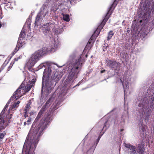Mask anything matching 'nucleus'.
Listing matches in <instances>:
<instances>
[{
	"label": "nucleus",
	"mask_w": 154,
	"mask_h": 154,
	"mask_svg": "<svg viewBox=\"0 0 154 154\" xmlns=\"http://www.w3.org/2000/svg\"><path fill=\"white\" fill-rule=\"evenodd\" d=\"M50 117H48L45 119H42L38 125V127L34 129L32 134L30 137L29 143V137H27L24 145L23 151H25V154H34V151L39 140L40 137L43 134L44 130L47 128L51 121Z\"/></svg>",
	"instance_id": "f257e3e1"
},
{
	"label": "nucleus",
	"mask_w": 154,
	"mask_h": 154,
	"mask_svg": "<svg viewBox=\"0 0 154 154\" xmlns=\"http://www.w3.org/2000/svg\"><path fill=\"white\" fill-rule=\"evenodd\" d=\"M82 57L80 56L79 58L75 60V62L72 64L71 72L64 83L65 87H66L68 85H70L77 78V75L82 67V63L81 61Z\"/></svg>",
	"instance_id": "f03ea898"
},
{
	"label": "nucleus",
	"mask_w": 154,
	"mask_h": 154,
	"mask_svg": "<svg viewBox=\"0 0 154 154\" xmlns=\"http://www.w3.org/2000/svg\"><path fill=\"white\" fill-rule=\"evenodd\" d=\"M54 45L50 46L49 48L48 47H44L36 51L32 55L29 59L27 63V66L30 67H32L41 57L43 56L47 53L53 51L54 49V51L56 48Z\"/></svg>",
	"instance_id": "7ed1b4c3"
},
{
	"label": "nucleus",
	"mask_w": 154,
	"mask_h": 154,
	"mask_svg": "<svg viewBox=\"0 0 154 154\" xmlns=\"http://www.w3.org/2000/svg\"><path fill=\"white\" fill-rule=\"evenodd\" d=\"M51 70L49 68L45 69L44 71L42 77V83H45L47 93H50L52 89L51 83L49 82V77L51 75Z\"/></svg>",
	"instance_id": "20e7f679"
},
{
	"label": "nucleus",
	"mask_w": 154,
	"mask_h": 154,
	"mask_svg": "<svg viewBox=\"0 0 154 154\" xmlns=\"http://www.w3.org/2000/svg\"><path fill=\"white\" fill-rule=\"evenodd\" d=\"M149 102V100L147 97H145L141 100L138 105V111L143 117L146 111L148 109Z\"/></svg>",
	"instance_id": "39448f33"
},
{
	"label": "nucleus",
	"mask_w": 154,
	"mask_h": 154,
	"mask_svg": "<svg viewBox=\"0 0 154 154\" xmlns=\"http://www.w3.org/2000/svg\"><path fill=\"white\" fill-rule=\"evenodd\" d=\"M46 6L43 5L40 8L39 12L38 14L35 22V25H37L38 23L40 20V19H42V18L45 17L46 15V13L48 12L47 11L45 12V8Z\"/></svg>",
	"instance_id": "423d86ee"
},
{
	"label": "nucleus",
	"mask_w": 154,
	"mask_h": 154,
	"mask_svg": "<svg viewBox=\"0 0 154 154\" xmlns=\"http://www.w3.org/2000/svg\"><path fill=\"white\" fill-rule=\"evenodd\" d=\"M117 0H115L114 1L113 3L111 5L109 8V10L107 13L106 15L105 16L104 19L103 20L100 24L104 26L105 25L107 21L109 19L110 16L112 14V7L114 6V8H113L114 9L117 4V3H116Z\"/></svg>",
	"instance_id": "0eeeda50"
},
{
	"label": "nucleus",
	"mask_w": 154,
	"mask_h": 154,
	"mask_svg": "<svg viewBox=\"0 0 154 154\" xmlns=\"http://www.w3.org/2000/svg\"><path fill=\"white\" fill-rule=\"evenodd\" d=\"M25 94L24 91H23L21 88H20V86L18 88L14 93L13 95L11 97V98L13 99V98H15L16 100Z\"/></svg>",
	"instance_id": "6e6552de"
},
{
	"label": "nucleus",
	"mask_w": 154,
	"mask_h": 154,
	"mask_svg": "<svg viewBox=\"0 0 154 154\" xmlns=\"http://www.w3.org/2000/svg\"><path fill=\"white\" fill-rule=\"evenodd\" d=\"M106 65L109 68L111 69H116L119 63L116 62L115 60H108L106 61Z\"/></svg>",
	"instance_id": "1a4fd4ad"
},
{
	"label": "nucleus",
	"mask_w": 154,
	"mask_h": 154,
	"mask_svg": "<svg viewBox=\"0 0 154 154\" xmlns=\"http://www.w3.org/2000/svg\"><path fill=\"white\" fill-rule=\"evenodd\" d=\"M96 34L94 33L91 37L90 39L86 46L85 48H88L90 49L92 46L94 42L95 39L97 37H96Z\"/></svg>",
	"instance_id": "9d476101"
},
{
	"label": "nucleus",
	"mask_w": 154,
	"mask_h": 154,
	"mask_svg": "<svg viewBox=\"0 0 154 154\" xmlns=\"http://www.w3.org/2000/svg\"><path fill=\"white\" fill-rule=\"evenodd\" d=\"M138 125L139 131L140 133L142 132L143 133L146 131L147 126L143 124L142 119H141L140 121H139Z\"/></svg>",
	"instance_id": "9b49d317"
},
{
	"label": "nucleus",
	"mask_w": 154,
	"mask_h": 154,
	"mask_svg": "<svg viewBox=\"0 0 154 154\" xmlns=\"http://www.w3.org/2000/svg\"><path fill=\"white\" fill-rule=\"evenodd\" d=\"M145 145L142 143L138 144L137 146L136 150L139 154H145Z\"/></svg>",
	"instance_id": "f8f14e48"
},
{
	"label": "nucleus",
	"mask_w": 154,
	"mask_h": 154,
	"mask_svg": "<svg viewBox=\"0 0 154 154\" xmlns=\"http://www.w3.org/2000/svg\"><path fill=\"white\" fill-rule=\"evenodd\" d=\"M125 146L129 149V152L130 154H136L137 153L136 149L135 146L130 144H125Z\"/></svg>",
	"instance_id": "ddd939ff"
},
{
	"label": "nucleus",
	"mask_w": 154,
	"mask_h": 154,
	"mask_svg": "<svg viewBox=\"0 0 154 154\" xmlns=\"http://www.w3.org/2000/svg\"><path fill=\"white\" fill-rule=\"evenodd\" d=\"M54 74L51 76V81H54L56 83L60 79L61 76L57 71L54 72Z\"/></svg>",
	"instance_id": "4468645a"
},
{
	"label": "nucleus",
	"mask_w": 154,
	"mask_h": 154,
	"mask_svg": "<svg viewBox=\"0 0 154 154\" xmlns=\"http://www.w3.org/2000/svg\"><path fill=\"white\" fill-rule=\"evenodd\" d=\"M54 24L52 23L51 24L49 23H47L45 25H44V28H45V29H44V32L46 34L48 33L51 29V28L52 27L54 26Z\"/></svg>",
	"instance_id": "2eb2a0df"
},
{
	"label": "nucleus",
	"mask_w": 154,
	"mask_h": 154,
	"mask_svg": "<svg viewBox=\"0 0 154 154\" xmlns=\"http://www.w3.org/2000/svg\"><path fill=\"white\" fill-rule=\"evenodd\" d=\"M20 88H21L23 91H24V93L25 94L30 90L31 87L29 84H27L25 86L24 84H22L20 85Z\"/></svg>",
	"instance_id": "dca6fc26"
},
{
	"label": "nucleus",
	"mask_w": 154,
	"mask_h": 154,
	"mask_svg": "<svg viewBox=\"0 0 154 154\" xmlns=\"http://www.w3.org/2000/svg\"><path fill=\"white\" fill-rule=\"evenodd\" d=\"M5 121L0 116V130L5 129L6 125L5 124Z\"/></svg>",
	"instance_id": "f3484780"
},
{
	"label": "nucleus",
	"mask_w": 154,
	"mask_h": 154,
	"mask_svg": "<svg viewBox=\"0 0 154 154\" xmlns=\"http://www.w3.org/2000/svg\"><path fill=\"white\" fill-rule=\"evenodd\" d=\"M103 26H104L101 24L98 26L96 30L94 32V33L96 34V37H97L98 36L101 30L103 29Z\"/></svg>",
	"instance_id": "a211bd4d"
},
{
	"label": "nucleus",
	"mask_w": 154,
	"mask_h": 154,
	"mask_svg": "<svg viewBox=\"0 0 154 154\" xmlns=\"http://www.w3.org/2000/svg\"><path fill=\"white\" fill-rule=\"evenodd\" d=\"M23 44L22 41H21V39H19L18 40L17 46L15 49L14 52L15 53H16L19 50V48L22 47L23 45Z\"/></svg>",
	"instance_id": "6ab92c4d"
},
{
	"label": "nucleus",
	"mask_w": 154,
	"mask_h": 154,
	"mask_svg": "<svg viewBox=\"0 0 154 154\" xmlns=\"http://www.w3.org/2000/svg\"><path fill=\"white\" fill-rule=\"evenodd\" d=\"M20 103V101H17V103H15L11 105L10 107V109L12 110L13 111L15 110H16V109L18 107Z\"/></svg>",
	"instance_id": "aec40b11"
},
{
	"label": "nucleus",
	"mask_w": 154,
	"mask_h": 154,
	"mask_svg": "<svg viewBox=\"0 0 154 154\" xmlns=\"http://www.w3.org/2000/svg\"><path fill=\"white\" fill-rule=\"evenodd\" d=\"M11 2L8 3L3 2V4H5L4 6V8L6 10L8 11L11 9Z\"/></svg>",
	"instance_id": "412c9836"
},
{
	"label": "nucleus",
	"mask_w": 154,
	"mask_h": 154,
	"mask_svg": "<svg viewBox=\"0 0 154 154\" xmlns=\"http://www.w3.org/2000/svg\"><path fill=\"white\" fill-rule=\"evenodd\" d=\"M53 98L52 97H50L49 99L46 101V103L45 104V106L48 108L50 105L51 104V103L52 102Z\"/></svg>",
	"instance_id": "4be33fe9"
},
{
	"label": "nucleus",
	"mask_w": 154,
	"mask_h": 154,
	"mask_svg": "<svg viewBox=\"0 0 154 154\" xmlns=\"http://www.w3.org/2000/svg\"><path fill=\"white\" fill-rule=\"evenodd\" d=\"M114 33L112 30H110L108 33V36L107 37V40L109 41L110 39L112 36L114 35Z\"/></svg>",
	"instance_id": "5701e85b"
},
{
	"label": "nucleus",
	"mask_w": 154,
	"mask_h": 154,
	"mask_svg": "<svg viewBox=\"0 0 154 154\" xmlns=\"http://www.w3.org/2000/svg\"><path fill=\"white\" fill-rule=\"evenodd\" d=\"M63 19L66 21L69 22L70 20L69 15L68 14H64L63 16Z\"/></svg>",
	"instance_id": "b1692460"
},
{
	"label": "nucleus",
	"mask_w": 154,
	"mask_h": 154,
	"mask_svg": "<svg viewBox=\"0 0 154 154\" xmlns=\"http://www.w3.org/2000/svg\"><path fill=\"white\" fill-rule=\"evenodd\" d=\"M20 56L18 57H17V58H15L14 59V62L13 63V64L12 65H11V63L10 65V66H9L8 68V71H9L10 70V68L11 67L12 65H13V64H14V62H15V61H18V60L19 59H20Z\"/></svg>",
	"instance_id": "393cba45"
},
{
	"label": "nucleus",
	"mask_w": 154,
	"mask_h": 154,
	"mask_svg": "<svg viewBox=\"0 0 154 154\" xmlns=\"http://www.w3.org/2000/svg\"><path fill=\"white\" fill-rule=\"evenodd\" d=\"M43 113L40 111L38 114L37 116L35 119V121H37L41 118V116L43 114Z\"/></svg>",
	"instance_id": "a878e982"
},
{
	"label": "nucleus",
	"mask_w": 154,
	"mask_h": 154,
	"mask_svg": "<svg viewBox=\"0 0 154 154\" xmlns=\"http://www.w3.org/2000/svg\"><path fill=\"white\" fill-rule=\"evenodd\" d=\"M151 100L152 101L150 103V108H153L154 106V95L153 97L152 98Z\"/></svg>",
	"instance_id": "bb28decb"
},
{
	"label": "nucleus",
	"mask_w": 154,
	"mask_h": 154,
	"mask_svg": "<svg viewBox=\"0 0 154 154\" xmlns=\"http://www.w3.org/2000/svg\"><path fill=\"white\" fill-rule=\"evenodd\" d=\"M6 133L5 131H4L3 133L0 134V140L3 139L4 136L6 134Z\"/></svg>",
	"instance_id": "cd10ccee"
},
{
	"label": "nucleus",
	"mask_w": 154,
	"mask_h": 154,
	"mask_svg": "<svg viewBox=\"0 0 154 154\" xmlns=\"http://www.w3.org/2000/svg\"><path fill=\"white\" fill-rule=\"evenodd\" d=\"M48 108L47 106H46L45 105H44L43 106L42 108L41 109V110H40V111H41L43 113Z\"/></svg>",
	"instance_id": "c85d7f7f"
},
{
	"label": "nucleus",
	"mask_w": 154,
	"mask_h": 154,
	"mask_svg": "<svg viewBox=\"0 0 154 154\" xmlns=\"http://www.w3.org/2000/svg\"><path fill=\"white\" fill-rule=\"evenodd\" d=\"M31 108V107H29L26 106L25 107V108L24 110V112H29L30 108Z\"/></svg>",
	"instance_id": "c756f323"
},
{
	"label": "nucleus",
	"mask_w": 154,
	"mask_h": 154,
	"mask_svg": "<svg viewBox=\"0 0 154 154\" xmlns=\"http://www.w3.org/2000/svg\"><path fill=\"white\" fill-rule=\"evenodd\" d=\"M123 116L122 115L121 117V125L122 126L124 125L125 124V119L123 118Z\"/></svg>",
	"instance_id": "7c9ffc66"
},
{
	"label": "nucleus",
	"mask_w": 154,
	"mask_h": 154,
	"mask_svg": "<svg viewBox=\"0 0 154 154\" xmlns=\"http://www.w3.org/2000/svg\"><path fill=\"white\" fill-rule=\"evenodd\" d=\"M75 56L74 54H72L69 56V60H71L73 61L75 59Z\"/></svg>",
	"instance_id": "2f4dec72"
},
{
	"label": "nucleus",
	"mask_w": 154,
	"mask_h": 154,
	"mask_svg": "<svg viewBox=\"0 0 154 154\" xmlns=\"http://www.w3.org/2000/svg\"><path fill=\"white\" fill-rule=\"evenodd\" d=\"M31 118L29 117L28 119V120L27 121V124L28 125H30L31 124Z\"/></svg>",
	"instance_id": "473e14b6"
},
{
	"label": "nucleus",
	"mask_w": 154,
	"mask_h": 154,
	"mask_svg": "<svg viewBox=\"0 0 154 154\" xmlns=\"http://www.w3.org/2000/svg\"><path fill=\"white\" fill-rule=\"evenodd\" d=\"M24 112V118H23V119H25L27 117H28V114L29 113V112Z\"/></svg>",
	"instance_id": "72a5a7b5"
},
{
	"label": "nucleus",
	"mask_w": 154,
	"mask_h": 154,
	"mask_svg": "<svg viewBox=\"0 0 154 154\" xmlns=\"http://www.w3.org/2000/svg\"><path fill=\"white\" fill-rule=\"evenodd\" d=\"M32 104V101L31 100H29L28 101V103L27 104L26 106H28L29 107H30V105H31Z\"/></svg>",
	"instance_id": "f704fd0d"
},
{
	"label": "nucleus",
	"mask_w": 154,
	"mask_h": 154,
	"mask_svg": "<svg viewBox=\"0 0 154 154\" xmlns=\"http://www.w3.org/2000/svg\"><path fill=\"white\" fill-rule=\"evenodd\" d=\"M57 9L58 8L57 6L55 7V8H54L53 7L52 8H51V10H53V11L55 12V11H57Z\"/></svg>",
	"instance_id": "c9c22d12"
},
{
	"label": "nucleus",
	"mask_w": 154,
	"mask_h": 154,
	"mask_svg": "<svg viewBox=\"0 0 154 154\" xmlns=\"http://www.w3.org/2000/svg\"><path fill=\"white\" fill-rule=\"evenodd\" d=\"M23 37L24 36H23V32H21L19 35V39H21V38H23Z\"/></svg>",
	"instance_id": "e433bc0d"
},
{
	"label": "nucleus",
	"mask_w": 154,
	"mask_h": 154,
	"mask_svg": "<svg viewBox=\"0 0 154 154\" xmlns=\"http://www.w3.org/2000/svg\"><path fill=\"white\" fill-rule=\"evenodd\" d=\"M4 1L5 2L8 3L10 2H11V0H4Z\"/></svg>",
	"instance_id": "4c0bfd02"
},
{
	"label": "nucleus",
	"mask_w": 154,
	"mask_h": 154,
	"mask_svg": "<svg viewBox=\"0 0 154 154\" xmlns=\"http://www.w3.org/2000/svg\"><path fill=\"white\" fill-rule=\"evenodd\" d=\"M3 17V16L2 15V11L0 14V19H2Z\"/></svg>",
	"instance_id": "58836bf2"
},
{
	"label": "nucleus",
	"mask_w": 154,
	"mask_h": 154,
	"mask_svg": "<svg viewBox=\"0 0 154 154\" xmlns=\"http://www.w3.org/2000/svg\"><path fill=\"white\" fill-rule=\"evenodd\" d=\"M146 6L147 7L146 8V12H148L149 11V8H148L149 7H148V6L147 5H146Z\"/></svg>",
	"instance_id": "ea45409f"
},
{
	"label": "nucleus",
	"mask_w": 154,
	"mask_h": 154,
	"mask_svg": "<svg viewBox=\"0 0 154 154\" xmlns=\"http://www.w3.org/2000/svg\"><path fill=\"white\" fill-rule=\"evenodd\" d=\"M107 122H108V121H107L104 123V126L103 127V128H104L106 126V123H107Z\"/></svg>",
	"instance_id": "a19ab883"
},
{
	"label": "nucleus",
	"mask_w": 154,
	"mask_h": 154,
	"mask_svg": "<svg viewBox=\"0 0 154 154\" xmlns=\"http://www.w3.org/2000/svg\"><path fill=\"white\" fill-rule=\"evenodd\" d=\"M152 10L154 11V4L152 6Z\"/></svg>",
	"instance_id": "79ce46f5"
},
{
	"label": "nucleus",
	"mask_w": 154,
	"mask_h": 154,
	"mask_svg": "<svg viewBox=\"0 0 154 154\" xmlns=\"http://www.w3.org/2000/svg\"><path fill=\"white\" fill-rule=\"evenodd\" d=\"M34 112H29V114L30 116L32 115L34 113Z\"/></svg>",
	"instance_id": "37998d69"
},
{
	"label": "nucleus",
	"mask_w": 154,
	"mask_h": 154,
	"mask_svg": "<svg viewBox=\"0 0 154 154\" xmlns=\"http://www.w3.org/2000/svg\"><path fill=\"white\" fill-rule=\"evenodd\" d=\"M70 2V3L71 4L72 2H74L76 0H69Z\"/></svg>",
	"instance_id": "c03bdc74"
},
{
	"label": "nucleus",
	"mask_w": 154,
	"mask_h": 154,
	"mask_svg": "<svg viewBox=\"0 0 154 154\" xmlns=\"http://www.w3.org/2000/svg\"><path fill=\"white\" fill-rule=\"evenodd\" d=\"M27 124V123L26 122H24V126H25Z\"/></svg>",
	"instance_id": "a18cd8bd"
},
{
	"label": "nucleus",
	"mask_w": 154,
	"mask_h": 154,
	"mask_svg": "<svg viewBox=\"0 0 154 154\" xmlns=\"http://www.w3.org/2000/svg\"><path fill=\"white\" fill-rule=\"evenodd\" d=\"M105 70H101V71H100V72L101 73H103L104 72H105Z\"/></svg>",
	"instance_id": "49530a36"
},
{
	"label": "nucleus",
	"mask_w": 154,
	"mask_h": 154,
	"mask_svg": "<svg viewBox=\"0 0 154 154\" xmlns=\"http://www.w3.org/2000/svg\"><path fill=\"white\" fill-rule=\"evenodd\" d=\"M100 137H98L97 139V143L99 141L100 139Z\"/></svg>",
	"instance_id": "de8ad7c7"
},
{
	"label": "nucleus",
	"mask_w": 154,
	"mask_h": 154,
	"mask_svg": "<svg viewBox=\"0 0 154 154\" xmlns=\"http://www.w3.org/2000/svg\"><path fill=\"white\" fill-rule=\"evenodd\" d=\"M84 51H83V52L82 53V56L84 55Z\"/></svg>",
	"instance_id": "09e8293b"
},
{
	"label": "nucleus",
	"mask_w": 154,
	"mask_h": 154,
	"mask_svg": "<svg viewBox=\"0 0 154 154\" xmlns=\"http://www.w3.org/2000/svg\"><path fill=\"white\" fill-rule=\"evenodd\" d=\"M123 130H124V129H121V130H120V131H121V132H122V131Z\"/></svg>",
	"instance_id": "8fccbe9b"
},
{
	"label": "nucleus",
	"mask_w": 154,
	"mask_h": 154,
	"mask_svg": "<svg viewBox=\"0 0 154 154\" xmlns=\"http://www.w3.org/2000/svg\"><path fill=\"white\" fill-rule=\"evenodd\" d=\"M88 57V55L86 54L85 55V57Z\"/></svg>",
	"instance_id": "3c124183"
},
{
	"label": "nucleus",
	"mask_w": 154,
	"mask_h": 154,
	"mask_svg": "<svg viewBox=\"0 0 154 154\" xmlns=\"http://www.w3.org/2000/svg\"><path fill=\"white\" fill-rule=\"evenodd\" d=\"M140 22H142V20H140Z\"/></svg>",
	"instance_id": "603ef678"
}]
</instances>
